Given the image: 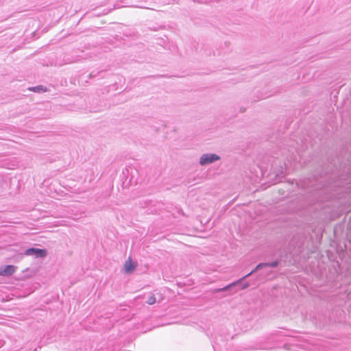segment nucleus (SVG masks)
<instances>
[{
	"instance_id": "obj_5",
	"label": "nucleus",
	"mask_w": 351,
	"mask_h": 351,
	"mask_svg": "<svg viewBox=\"0 0 351 351\" xmlns=\"http://www.w3.org/2000/svg\"><path fill=\"white\" fill-rule=\"evenodd\" d=\"M135 269V266L131 261H127L125 264V271L126 273H131Z\"/></svg>"
},
{
	"instance_id": "obj_8",
	"label": "nucleus",
	"mask_w": 351,
	"mask_h": 351,
	"mask_svg": "<svg viewBox=\"0 0 351 351\" xmlns=\"http://www.w3.org/2000/svg\"><path fill=\"white\" fill-rule=\"evenodd\" d=\"M229 287L230 286H226L224 288H223L221 290H227Z\"/></svg>"
},
{
	"instance_id": "obj_4",
	"label": "nucleus",
	"mask_w": 351,
	"mask_h": 351,
	"mask_svg": "<svg viewBox=\"0 0 351 351\" xmlns=\"http://www.w3.org/2000/svg\"><path fill=\"white\" fill-rule=\"evenodd\" d=\"M16 271V267L8 265L3 268H0V276H9L13 274Z\"/></svg>"
},
{
	"instance_id": "obj_3",
	"label": "nucleus",
	"mask_w": 351,
	"mask_h": 351,
	"mask_svg": "<svg viewBox=\"0 0 351 351\" xmlns=\"http://www.w3.org/2000/svg\"><path fill=\"white\" fill-rule=\"evenodd\" d=\"M278 265V261H274L272 263H259L256 267L254 269H253L251 272H250L249 274H246L244 277V278H246L249 276H250L251 274H252L253 273H254L256 271L260 269H262L263 267H276Z\"/></svg>"
},
{
	"instance_id": "obj_6",
	"label": "nucleus",
	"mask_w": 351,
	"mask_h": 351,
	"mask_svg": "<svg viewBox=\"0 0 351 351\" xmlns=\"http://www.w3.org/2000/svg\"><path fill=\"white\" fill-rule=\"evenodd\" d=\"M146 303H147L149 305L154 304L156 302V298H155L154 295L152 293H150L147 295L146 299H145Z\"/></svg>"
},
{
	"instance_id": "obj_1",
	"label": "nucleus",
	"mask_w": 351,
	"mask_h": 351,
	"mask_svg": "<svg viewBox=\"0 0 351 351\" xmlns=\"http://www.w3.org/2000/svg\"><path fill=\"white\" fill-rule=\"evenodd\" d=\"M220 159V157L215 154H204L199 160L201 165H207Z\"/></svg>"
},
{
	"instance_id": "obj_2",
	"label": "nucleus",
	"mask_w": 351,
	"mask_h": 351,
	"mask_svg": "<svg viewBox=\"0 0 351 351\" xmlns=\"http://www.w3.org/2000/svg\"><path fill=\"white\" fill-rule=\"evenodd\" d=\"M24 254L27 256H35L36 258H43L46 256L47 252L45 250L31 247L27 249Z\"/></svg>"
},
{
	"instance_id": "obj_7",
	"label": "nucleus",
	"mask_w": 351,
	"mask_h": 351,
	"mask_svg": "<svg viewBox=\"0 0 351 351\" xmlns=\"http://www.w3.org/2000/svg\"><path fill=\"white\" fill-rule=\"evenodd\" d=\"M28 89L29 90L34 91V92L45 91V89H44L43 86H37L30 87Z\"/></svg>"
}]
</instances>
